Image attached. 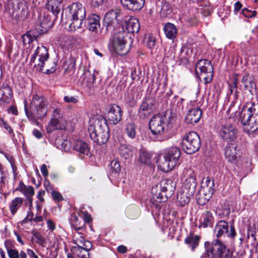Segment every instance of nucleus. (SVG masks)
Wrapping results in <instances>:
<instances>
[{
	"label": "nucleus",
	"instance_id": "f257e3e1",
	"mask_svg": "<svg viewBox=\"0 0 258 258\" xmlns=\"http://www.w3.org/2000/svg\"><path fill=\"white\" fill-rule=\"evenodd\" d=\"M109 127L105 118L97 115L90 120L88 127L91 139L98 145L106 143L109 139Z\"/></svg>",
	"mask_w": 258,
	"mask_h": 258
},
{
	"label": "nucleus",
	"instance_id": "f03ea898",
	"mask_svg": "<svg viewBox=\"0 0 258 258\" xmlns=\"http://www.w3.org/2000/svg\"><path fill=\"white\" fill-rule=\"evenodd\" d=\"M24 104L26 114L30 119H40L47 114V101L41 95L36 93L31 94L29 109L26 100L24 101Z\"/></svg>",
	"mask_w": 258,
	"mask_h": 258
},
{
	"label": "nucleus",
	"instance_id": "7ed1b4c3",
	"mask_svg": "<svg viewBox=\"0 0 258 258\" xmlns=\"http://www.w3.org/2000/svg\"><path fill=\"white\" fill-rule=\"evenodd\" d=\"M240 119L249 134L258 132V104L251 102L244 106L239 114Z\"/></svg>",
	"mask_w": 258,
	"mask_h": 258
},
{
	"label": "nucleus",
	"instance_id": "20e7f679",
	"mask_svg": "<svg viewBox=\"0 0 258 258\" xmlns=\"http://www.w3.org/2000/svg\"><path fill=\"white\" fill-rule=\"evenodd\" d=\"M68 11V17L70 19L69 29L72 31L81 28L85 25L86 13L85 7L79 2L74 3L67 8Z\"/></svg>",
	"mask_w": 258,
	"mask_h": 258
},
{
	"label": "nucleus",
	"instance_id": "39448f33",
	"mask_svg": "<svg viewBox=\"0 0 258 258\" xmlns=\"http://www.w3.org/2000/svg\"><path fill=\"white\" fill-rule=\"evenodd\" d=\"M180 155V151L177 147L167 149L159 162L158 167L164 172L171 171L179 164Z\"/></svg>",
	"mask_w": 258,
	"mask_h": 258
},
{
	"label": "nucleus",
	"instance_id": "423d86ee",
	"mask_svg": "<svg viewBox=\"0 0 258 258\" xmlns=\"http://www.w3.org/2000/svg\"><path fill=\"white\" fill-rule=\"evenodd\" d=\"M5 10L10 16L23 19L26 18L29 13L28 5L24 0H8Z\"/></svg>",
	"mask_w": 258,
	"mask_h": 258
},
{
	"label": "nucleus",
	"instance_id": "0eeeda50",
	"mask_svg": "<svg viewBox=\"0 0 258 258\" xmlns=\"http://www.w3.org/2000/svg\"><path fill=\"white\" fill-rule=\"evenodd\" d=\"M206 256L208 258H230L231 254L223 243L215 239L207 247Z\"/></svg>",
	"mask_w": 258,
	"mask_h": 258
},
{
	"label": "nucleus",
	"instance_id": "6e6552de",
	"mask_svg": "<svg viewBox=\"0 0 258 258\" xmlns=\"http://www.w3.org/2000/svg\"><path fill=\"white\" fill-rule=\"evenodd\" d=\"M182 150L191 154L198 151L201 147L200 138L196 132H190L185 134L181 142Z\"/></svg>",
	"mask_w": 258,
	"mask_h": 258
},
{
	"label": "nucleus",
	"instance_id": "1a4fd4ad",
	"mask_svg": "<svg viewBox=\"0 0 258 258\" xmlns=\"http://www.w3.org/2000/svg\"><path fill=\"white\" fill-rule=\"evenodd\" d=\"M196 72L199 78L203 79L205 84L211 82L213 76V68L210 61L201 59L196 64Z\"/></svg>",
	"mask_w": 258,
	"mask_h": 258
},
{
	"label": "nucleus",
	"instance_id": "9d476101",
	"mask_svg": "<svg viewBox=\"0 0 258 258\" xmlns=\"http://www.w3.org/2000/svg\"><path fill=\"white\" fill-rule=\"evenodd\" d=\"M119 30L116 33L112 39L111 47L114 51L119 55H125L128 52V49L126 47V38L127 36V32L123 30Z\"/></svg>",
	"mask_w": 258,
	"mask_h": 258
},
{
	"label": "nucleus",
	"instance_id": "9b49d317",
	"mask_svg": "<svg viewBox=\"0 0 258 258\" xmlns=\"http://www.w3.org/2000/svg\"><path fill=\"white\" fill-rule=\"evenodd\" d=\"M166 120V117L161 114H157L151 118L149 127L153 134L161 135L164 132Z\"/></svg>",
	"mask_w": 258,
	"mask_h": 258
},
{
	"label": "nucleus",
	"instance_id": "f8f14e48",
	"mask_svg": "<svg viewBox=\"0 0 258 258\" xmlns=\"http://www.w3.org/2000/svg\"><path fill=\"white\" fill-rule=\"evenodd\" d=\"M122 15L114 11H110L107 13L104 17V24L108 31H111L121 22Z\"/></svg>",
	"mask_w": 258,
	"mask_h": 258
},
{
	"label": "nucleus",
	"instance_id": "ddd939ff",
	"mask_svg": "<svg viewBox=\"0 0 258 258\" xmlns=\"http://www.w3.org/2000/svg\"><path fill=\"white\" fill-rule=\"evenodd\" d=\"M237 133L236 128L231 123L226 122L222 125L219 135L223 140L229 142L233 141L236 138Z\"/></svg>",
	"mask_w": 258,
	"mask_h": 258
},
{
	"label": "nucleus",
	"instance_id": "4468645a",
	"mask_svg": "<svg viewBox=\"0 0 258 258\" xmlns=\"http://www.w3.org/2000/svg\"><path fill=\"white\" fill-rule=\"evenodd\" d=\"M155 101L152 98L144 100L138 110V116L141 119H145L149 116L154 111Z\"/></svg>",
	"mask_w": 258,
	"mask_h": 258
},
{
	"label": "nucleus",
	"instance_id": "2eb2a0df",
	"mask_svg": "<svg viewBox=\"0 0 258 258\" xmlns=\"http://www.w3.org/2000/svg\"><path fill=\"white\" fill-rule=\"evenodd\" d=\"M181 179L183 181V187L195 190L196 187V177L195 173L191 168L183 170Z\"/></svg>",
	"mask_w": 258,
	"mask_h": 258
},
{
	"label": "nucleus",
	"instance_id": "dca6fc26",
	"mask_svg": "<svg viewBox=\"0 0 258 258\" xmlns=\"http://www.w3.org/2000/svg\"><path fill=\"white\" fill-rule=\"evenodd\" d=\"M48 58V50L44 46L40 45L37 46L34 53L31 56L30 63L31 65L33 63L34 65L35 63H39L43 61L47 60Z\"/></svg>",
	"mask_w": 258,
	"mask_h": 258
},
{
	"label": "nucleus",
	"instance_id": "f3484780",
	"mask_svg": "<svg viewBox=\"0 0 258 258\" xmlns=\"http://www.w3.org/2000/svg\"><path fill=\"white\" fill-rule=\"evenodd\" d=\"M84 227H74L75 230L76 231L77 234L78 235H75L76 240L74 243L76 244V246L90 251L92 247V244L89 241L84 239L85 234L82 233L80 231L83 230Z\"/></svg>",
	"mask_w": 258,
	"mask_h": 258
},
{
	"label": "nucleus",
	"instance_id": "a211bd4d",
	"mask_svg": "<svg viewBox=\"0 0 258 258\" xmlns=\"http://www.w3.org/2000/svg\"><path fill=\"white\" fill-rule=\"evenodd\" d=\"M121 116V109L118 105L113 104L109 106L106 114V118L110 123L116 124L120 121Z\"/></svg>",
	"mask_w": 258,
	"mask_h": 258
},
{
	"label": "nucleus",
	"instance_id": "6ab92c4d",
	"mask_svg": "<svg viewBox=\"0 0 258 258\" xmlns=\"http://www.w3.org/2000/svg\"><path fill=\"white\" fill-rule=\"evenodd\" d=\"M54 19V17L52 19L50 16L47 14H44L42 16H40L36 26L37 29L40 33H45L53 26Z\"/></svg>",
	"mask_w": 258,
	"mask_h": 258
},
{
	"label": "nucleus",
	"instance_id": "aec40b11",
	"mask_svg": "<svg viewBox=\"0 0 258 258\" xmlns=\"http://www.w3.org/2000/svg\"><path fill=\"white\" fill-rule=\"evenodd\" d=\"M88 21L89 30L92 32L93 39H96L99 33L100 17L97 15L92 14L89 17Z\"/></svg>",
	"mask_w": 258,
	"mask_h": 258
},
{
	"label": "nucleus",
	"instance_id": "412c9836",
	"mask_svg": "<svg viewBox=\"0 0 258 258\" xmlns=\"http://www.w3.org/2000/svg\"><path fill=\"white\" fill-rule=\"evenodd\" d=\"M195 190L187 188L182 187L177 195V204L178 206L183 207L187 204L193 195Z\"/></svg>",
	"mask_w": 258,
	"mask_h": 258
},
{
	"label": "nucleus",
	"instance_id": "4be33fe9",
	"mask_svg": "<svg viewBox=\"0 0 258 258\" xmlns=\"http://www.w3.org/2000/svg\"><path fill=\"white\" fill-rule=\"evenodd\" d=\"M34 67L36 69L37 71L43 72L46 74H50L55 71L56 63L54 60L48 58L47 60L43 61L39 63H35Z\"/></svg>",
	"mask_w": 258,
	"mask_h": 258
},
{
	"label": "nucleus",
	"instance_id": "5701e85b",
	"mask_svg": "<svg viewBox=\"0 0 258 258\" xmlns=\"http://www.w3.org/2000/svg\"><path fill=\"white\" fill-rule=\"evenodd\" d=\"M13 97V92L8 85H3L0 87V105H5L10 103Z\"/></svg>",
	"mask_w": 258,
	"mask_h": 258
},
{
	"label": "nucleus",
	"instance_id": "b1692460",
	"mask_svg": "<svg viewBox=\"0 0 258 258\" xmlns=\"http://www.w3.org/2000/svg\"><path fill=\"white\" fill-rule=\"evenodd\" d=\"M225 157L228 161H235L239 156V150L235 144H228L225 149Z\"/></svg>",
	"mask_w": 258,
	"mask_h": 258
},
{
	"label": "nucleus",
	"instance_id": "393cba45",
	"mask_svg": "<svg viewBox=\"0 0 258 258\" xmlns=\"http://www.w3.org/2000/svg\"><path fill=\"white\" fill-rule=\"evenodd\" d=\"M206 183V186L205 185H203V189L201 192H203V195H205L206 197L205 198L203 202H202L201 199L199 200L198 202L200 205H205L206 204L214 192V189L212 188V186H214L213 181L209 179H207Z\"/></svg>",
	"mask_w": 258,
	"mask_h": 258
},
{
	"label": "nucleus",
	"instance_id": "a878e982",
	"mask_svg": "<svg viewBox=\"0 0 258 258\" xmlns=\"http://www.w3.org/2000/svg\"><path fill=\"white\" fill-rule=\"evenodd\" d=\"M121 4L133 11L140 10L145 4V0H120Z\"/></svg>",
	"mask_w": 258,
	"mask_h": 258
},
{
	"label": "nucleus",
	"instance_id": "bb28decb",
	"mask_svg": "<svg viewBox=\"0 0 258 258\" xmlns=\"http://www.w3.org/2000/svg\"><path fill=\"white\" fill-rule=\"evenodd\" d=\"M156 186L160 188V191L167 193L168 196H171L175 190L174 182L170 179H163Z\"/></svg>",
	"mask_w": 258,
	"mask_h": 258
},
{
	"label": "nucleus",
	"instance_id": "cd10ccee",
	"mask_svg": "<svg viewBox=\"0 0 258 258\" xmlns=\"http://www.w3.org/2000/svg\"><path fill=\"white\" fill-rule=\"evenodd\" d=\"M5 245L7 250L8 255L10 258H26L27 254L23 251H21L19 253L17 250L13 249V244L10 240H7L5 242Z\"/></svg>",
	"mask_w": 258,
	"mask_h": 258
},
{
	"label": "nucleus",
	"instance_id": "c85d7f7f",
	"mask_svg": "<svg viewBox=\"0 0 258 258\" xmlns=\"http://www.w3.org/2000/svg\"><path fill=\"white\" fill-rule=\"evenodd\" d=\"M202 115V111L199 108H193L188 110L186 116L185 121L187 123H194L198 122Z\"/></svg>",
	"mask_w": 258,
	"mask_h": 258
},
{
	"label": "nucleus",
	"instance_id": "c756f323",
	"mask_svg": "<svg viewBox=\"0 0 258 258\" xmlns=\"http://www.w3.org/2000/svg\"><path fill=\"white\" fill-rule=\"evenodd\" d=\"M192 53L193 50L191 48L187 46H182L179 55L180 61L183 64L187 63L189 58L191 57Z\"/></svg>",
	"mask_w": 258,
	"mask_h": 258
},
{
	"label": "nucleus",
	"instance_id": "7c9ffc66",
	"mask_svg": "<svg viewBox=\"0 0 258 258\" xmlns=\"http://www.w3.org/2000/svg\"><path fill=\"white\" fill-rule=\"evenodd\" d=\"M151 192L153 195V198L159 203L165 201L168 198L171 197V196H168L167 193L160 191V188L157 186H153L152 188Z\"/></svg>",
	"mask_w": 258,
	"mask_h": 258
},
{
	"label": "nucleus",
	"instance_id": "2f4dec72",
	"mask_svg": "<svg viewBox=\"0 0 258 258\" xmlns=\"http://www.w3.org/2000/svg\"><path fill=\"white\" fill-rule=\"evenodd\" d=\"M125 27L127 33H137L140 30V24L138 20L134 17H131L125 22Z\"/></svg>",
	"mask_w": 258,
	"mask_h": 258
},
{
	"label": "nucleus",
	"instance_id": "473e14b6",
	"mask_svg": "<svg viewBox=\"0 0 258 258\" xmlns=\"http://www.w3.org/2000/svg\"><path fill=\"white\" fill-rule=\"evenodd\" d=\"M62 3V0H48L46 8L47 10L50 11L54 16V19H56L57 15L60 11V6Z\"/></svg>",
	"mask_w": 258,
	"mask_h": 258
},
{
	"label": "nucleus",
	"instance_id": "72a5a7b5",
	"mask_svg": "<svg viewBox=\"0 0 258 258\" xmlns=\"http://www.w3.org/2000/svg\"><path fill=\"white\" fill-rule=\"evenodd\" d=\"M118 151L122 158L128 159L133 156L134 148L130 145L122 144L119 147Z\"/></svg>",
	"mask_w": 258,
	"mask_h": 258
},
{
	"label": "nucleus",
	"instance_id": "f704fd0d",
	"mask_svg": "<svg viewBox=\"0 0 258 258\" xmlns=\"http://www.w3.org/2000/svg\"><path fill=\"white\" fill-rule=\"evenodd\" d=\"M80 79L81 81L89 87H91L93 86L96 80L94 74L91 73L89 70L85 71Z\"/></svg>",
	"mask_w": 258,
	"mask_h": 258
},
{
	"label": "nucleus",
	"instance_id": "c9c22d12",
	"mask_svg": "<svg viewBox=\"0 0 258 258\" xmlns=\"http://www.w3.org/2000/svg\"><path fill=\"white\" fill-rule=\"evenodd\" d=\"M24 202V199L21 197H16L13 199L9 205L10 211L12 215H15L18 209L21 208Z\"/></svg>",
	"mask_w": 258,
	"mask_h": 258
},
{
	"label": "nucleus",
	"instance_id": "e433bc0d",
	"mask_svg": "<svg viewBox=\"0 0 258 258\" xmlns=\"http://www.w3.org/2000/svg\"><path fill=\"white\" fill-rule=\"evenodd\" d=\"M76 58L74 57L70 56L63 63V68L66 73L73 74L75 70Z\"/></svg>",
	"mask_w": 258,
	"mask_h": 258
},
{
	"label": "nucleus",
	"instance_id": "4c0bfd02",
	"mask_svg": "<svg viewBox=\"0 0 258 258\" xmlns=\"http://www.w3.org/2000/svg\"><path fill=\"white\" fill-rule=\"evenodd\" d=\"M22 193L25 197L33 196L34 195V189L32 186H26L23 182H20L18 186L16 189Z\"/></svg>",
	"mask_w": 258,
	"mask_h": 258
},
{
	"label": "nucleus",
	"instance_id": "58836bf2",
	"mask_svg": "<svg viewBox=\"0 0 258 258\" xmlns=\"http://www.w3.org/2000/svg\"><path fill=\"white\" fill-rule=\"evenodd\" d=\"M200 239V236L191 233L185 239V242L188 244L192 250H194L199 245Z\"/></svg>",
	"mask_w": 258,
	"mask_h": 258
},
{
	"label": "nucleus",
	"instance_id": "ea45409f",
	"mask_svg": "<svg viewBox=\"0 0 258 258\" xmlns=\"http://www.w3.org/2000/svg\"><path fill=\"white\" fill-rule=\"evenodd\" d=\"M73 148L76 151L83 154H88L89 150L88 144L82 140L77 141Z\"/></svg>",
	"mask_w": 258,
	"mask_h": 258
},
{
	"label": "nucleus",
	"instance_id": "a19ab883",
	"mask_svg": "<svg viewBox=\"0 0 258 258\" xmlns=\"http://www.w3.org/2000/svg\"><path fill=\"white\" fill-rule=\"evenodd\" d=\"M200 222L202 226H210L214 224V218L212 213L209 211H207L203 213L200 219Z\"/></svg>",
	"mask_w": 258,
	"mask_h": 258
},
{
	"label": "nucleus",
	"instance_id": "79ce46f5",
	"mask_svg": "<svg viewBox=\"0 0 258 258\" xmlns=\"http://www.w3.org/2000/svg\"><path fill=\"white\" fill-rule=\"evenodd\" d=\"M71 252L74 255L80 258H89V253L88 250L80 247L74 246L71 249Z\"/></svg>",
	"mask_w": 258,
	"mask_h": 258
},
{
	"label": "nucleus",
	"instance_id": "37998d69",
	"mask_svg": "<svg viewBox=\"0 0 258 258\" xmlns=\"http://www.w3.org/2000/svg\"><path fill=\"white\" fill-rule=\"evenodd\" d=\"M164 32L166 37L169 39H173L177 34V29L174 25L168 23L164 26Z\"/></svg>",
	"mask_w": 258,
	"mask_h": 258
},
{
	"label": "nucleus",
	"instance_id": "c03bdc74",
	"mask_svg": "<svg viewBox=\"0 0 258 258\" xmlns=\"http://www.w3.org/2000/svg\"><path fill=\"white\" fill-rule=\"evenodd\" d=\"M172 9L171 5L166 2H162L160 14L161 17L165 18L171 14Z\"/></svg>",
	"mask_w": 258,
	"mask_h": 258
},
{
	"label": "nucleus",
	"instance_id": "a18cd8bd",
	"mask_svg": "<svg viewBox=\"0 0 258 258\" xmlns=\"http://www.w3.org/2000/svg\"><path fill=\"white\" fill-rule=\"evenodd\" d=\"M59 129H61L59 124V119L55 118H52L46 127L47 133H50L56 130Z\"/></svg>",
	"mask_w": 258,
	"mask_h": 258
},
{
	"label": "nucleus",
	"instance_id": "49530a36",
	"mask_svg": "<svg viewBox=\"0 0 258 258\" xmlns=\"http://www.w3.org/2000/svg\"><path fill=\"white\" fill-rule=\"evenodd\" d=\"M124 133L128 138L132 139L135 138L136 136V128L135 123H128L125 128Z\"/></svg>",
	"mask_w": 258,
	"mask_h": 258
},
{
	"label": "nucleus",
	"instance_id": "de8ad7c7",
	"mask_svg": "<svg viewBox=\"0 0 258 258\" xmlns=\"http://www.w3.org/2000/svg\"><path fill=\"white\" fill-rule=\"evenodd\" d=\"M180 19L182 23H184L188 26L195 25L197 23V19L194 15H185L182 16Z\"/></svg>",
	"mask_w": 258,
	"mask_h": 258
},
{
	"label": "nucleus",
	"instance_id": "09e8293b",
	"mask_svg": "<svg viewBox=\"0 0 258 258\" xmlns=\"http://www.w3.org/2000/svg\"><path fill=\"white\" fill-rule=\"evenodd\" d=\"M151 155L147 151L142 150L140 151L139 161L145 164H150L151 163Z\"/></svg>",
	"mask_w": 258,
	"mask_h": 258
},
{
	"label": "nucleus",
	"instance_id": "8fccbe9b",
	"mask_svg": "<svg viewBox=\"0 0 258 258\" xmlns=\"http://www.w3.org/2000/svg\"><path fill=\"white\" fill-rule=\"evenodd\" d=\"M156 38L152 34H148L146 38L145 42L149 48H152L155 46Z\"/></svg>",
	"mask_w": 258,
	"mask_h": 258
},
{
	"label": "nucleus",
	"instance_id": "3c124183",
	"mask_svg": "<svg viewBox=\"0 0 258 258\" xmlns=\"http://www.w3.org/2000/svg\"><path fill=\"white\" fill-rule=\"evenodd\" d=\"M33 235L37 239L36 243L39 244L43 246L44 244L46 243L45 239L38 232L33 231L32 232Z\"/></svg>",
	"mask_w": 258,
	"mask_h": 258
},
{
	"label": "nucleus",
	"instance_id": "603ef678",
	"mask_svg": "<svg viewBox=\"0 0 258 258\" xmlns=\"http://www.w3.org/2000/svg\"><path fill=\"white\" fill-rule=\"evenodd\" d=\"M241 13L245 17L248 18L254 17L256 15V11H251L246 8L242 10Z\"/></svg>",
	"mask_w": 258,
	"mask_h": 258
},
{
	"label": "nucleus",
	"instance_id": "864d4df0",
	"mask_svg": "<svg viewBox=\"0 0 258 258\" xmlns=\"http://www.w3.org/2000/svg\"><path fill=\"white\" fill-rule=\"evenodd\" d=\"M237 83H238V78L237 75H235L233 79L231 84L229 85L230 86V91L231 94L233 93H237Z\"/></svg>",
	"mask_w": 258,
	"mask_h": 258
},
{
	"label": "nucleus",
	"instance_id": "5fc2aeb1",
	"mask_svg": "<svg viewBox=\"0 0 258 258\" xmlns=\"http://www.w3.org/2000/svg\"><path fill=\"white\" fill-rule=\"evenodd\" d=\"M81 216L83 218L85 224H89L92 221L90 214L87 212H81Z\"/></svg>",
	"mask_w": 258,
	"mask_h": 258
},
{
	"label": "nucleus",
	"instance_id": "6e6d98bb",
	"mask_svg": "<svg viewBox=\"0 0 258 258\" xmlns=\"http://www.w3.org/2000/svg\"><path fill=\"white\" fill-rule=\"evenodd\" d=\"M229 227H216L215 229V234L217 237H219L228 230Z\"/></svg>",
	"mask_w": 258,
	"mask_h": 258
},
{
	"label": "nucleus",
	"instance_id": "4d7b16f0",
	"mask_svg": "<svg viewBox=\"0 0 258 258\" xmlns=\"http://www.w3.org/2000/svg\"><path fill=\"white\" fill-rule=\"evenodd\" d=\"M111 168L115 172H118L120 170V166L118 160L114 159L110 163Z\"/></svg>",
	"mask_w": 258,
	"mask_h": 258
},
{
	"label": "nucleus",
	"instance_id": "13d9d810",
	"mask_svg": "<svg viewBox=\"0 0 258 258\" xmlns=\"http://www.w3.org/2000/svg\"><path fill=\"white\" fill-rule=\"evenodd\" d=\"M51 195L53 199L55 202H59L63 200L62 196L58 191L52 190Z\"/></svg>",
	"mask_w": 258,
	"mask_h": 258
},
{
	"label": "nucleus",
	"instance_id": "bf43d9fd",
	"mask_svg": "<svg viewBox=\"0 0 258 258\" xmlns=\"http://www.w3.org/2000/svg\"><path fill=\"white\" fill-rule=\"evenodd\" d=\"M0 125L4 127L9 132L10 134H13V131L8 122L4 120L3 118L0 119Z\"/></svg>",
	"mask_w": 258,
	"mask_h": 258
},
{
	"label": "nucleus",
	"instance_id": "052dcab7",
	"mask_svg": "<svg viewBox=\"0 0 258 258\" xmlns=\"http://www.w3.org/2000/svg\"><path fill=\"white\" fill-rule=\"evenodd\" d=\"M63 100L66 103H76L78 102V100L76 97L71 96H64Z\"/></svg>",
	"mask_w": 258,
	"mask_h": 258
},
{
	"label": "nucleus",
	"instance_id": "680f3d73",
	"mask_svg": "<svg viewBox=\"0 0 258 258\" xmlns=\"http://www.w3.org/2000/svg\"><path fill=\"white\" fill-rule=\"evenodd\" d=\"M225 234L228 237H234L236 234L234 227H229L228 228V230L225 231Z\"/></svg>",
	"mask_w": 258,
	"mask_h": 258
},
{
	"label": "nucleus",
	"instance_id": "e2e57ef3",
	"mask_svg": "<svg viewBox=\"0 0 258 258\" xmlns=\"http://www.w3.org/2000/svg\"><path fill=\"white\" fill-rule=\"evenodd\" d=\"M105 0H91V6L94 8H98L102 5Z\"/></svg>",
	"mask_w": 258,
	"mask_h": 258
},
{
	"label": "nucleus",
	"instance_id": "0e129e2a",
	"mask_svg": "<svg viewBox=\"0 0 258 258\" xmlns=\"http://www.w3.org/2000/svg\"><path fill=\"white\" fill-rule=\"evenodd\" d=\"M242 5L240 2H236L234 5V13L235 15H237L239 10L242 8Z\"/></svg>",
	"mask_w": 258,
	"mask_h": 258
},
{
	"label": "nucleus",
	"instance_id": "69168bd1",
	"mask_svg": "<svg viewBox=\"0 0 258 258\" xmlns=\"http://www.w3.org/2000/svg\"><path fill=\"white\" fill-rule=\"evenodd\" d=\"M250 78L251 77L249 76V75L248 74H246L243 76L242 79V83L244 84V87L246 89H247L248 82L249 81Z\"/></svg>",
	"mask_w": 258,
	"mask_h": 258
},
{
	"label": "nucleus",
	"instance_id": "338daca9",
	"mask_svg": "<svg viewBox=\"0 0 258 258\" xmlns=\"http://www.w3.org/2000/svg\"><path fill=\"white\" fill-rule=\"evenodd\" d=\"M60 109L59 108H55L53 110L52 118H55L58 119H59L61 117V114L60 112Z\"/></svg>",
	"mask_w": 258,
	"mask_h": 258
},
{
	"label": "nucleus",
	"instance_id": "774afa93",
	"mask_svg": "<svg viewBox=\"0 0 258 258\" xmlns=\"http://www.w3.org/2000/svg\"><path fill=\"white\" fill-rule=\"evenodd\" d=\"M213 11L212 8L209 6H205L203 9V13L205 16L209 15Z\"/></svg>",
	"mask_w": 258,
	"mask_h": 258
}]
</instances>
